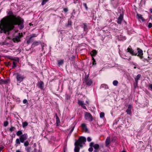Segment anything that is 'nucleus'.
<instances>
[{
    "label": "nucleus",
    "mask_w": 152,
    "mask_h": 152,
    "mask_svg": "<svg viewBox=\"0 0 152 152\" xmlns=\"http://www.w3.org/2000/svg\"><path fill=\"white\" fill-rule=\"evenodd\" d=\"M37 35L36 34H33L30 35V37H31V38L32 39V38L34 37H37Z\"/></svg>",
    "instance_id": "35"
},
{
    "label": "nucleus",
    "mask_w": 152,
    "mask_h": 152,
    "mask_svg": "<svg viewBox=\"0 0 152 152\" xmlns=\"http://www.w3.org/2000/svg\"><path fill=\"white\" fill-rule=\"evenodd\" d=\"M28 136L27 134L25 133L21 135L19 137L20 139L22 142V143L24 142L28 138Z\"/></svg>",
    "instance_id": "7"
},
{
    "label": "nucleus",
    "mask_w": 152,
    "mask_h": 152,
    "mask_svg": "<svg viewBox=\"0 0 152 152\" xmlns=\"http://www.w3.org/2000/svg\"><path fill=\"white\" fill-rule=\"evenodd\" d=\"M81 106L84 109H86V107L85 105H84V104H83V105Z\"/></svg>",
    "instance_id": "53"
},
{
    "label": "nucleus",
    "mask_w": 152,
    "mask_h": 152,
    "mask_svg": "<svg viewBox=\"0 0 152 152\" xmlns=\"http://www.w3.org/2000/svg\"><path fill=\"white\" fill-rule=\"evenodd\" d=\"M127 52H129L132 55L136 56H137L139 57L140 58L142 59L143 58V51L140 49L139 48H137V52L136 51L133 50L131 48L130 46H129L127 49Z\"/></svg>",
    "instance_id": "2"
},
{
    "label": "nucleus",
    "mask_w": 152,
    "mask_h": 152,
    "mask_svg": "<svg viewBox=\"0 0 152 152\" xmlns=\"http://www.w3.org/2000/svg\"><path fill=\"white\" fill-rule=\"evenodd\" d=\"M32 41V38H31L30 37L29 39L27 41L26 43L28 45L30 43H31Z\"/></svg>",
    "instance_id": "36"
},
{
    "label": "nucleus",
    "mask_w": 152,
    "mask_h": 152,
    "mask_svg": "<svg viewBox=\"0 0 152 152\" xmlns=\"http://www.w3.org/2000/svg\"><path fill=\"white\" fill-rule=\"evenodd\" d=\"M13 65L12 66V67L13 68H14L16 67V63L15 61H13Z\"/></svg>",
    "instance_id": "39"
},
{
    "label": "nucleus",
    "mask_w": 152,
    "mask_h": 152,
    "mask_svg": "<svg viewBox=\"0 0 152 152\" xmlns=\"http://www.w3.org/2000/svg\"><path fill=\"white\" fill-rule=\"evenodd\" d=\"M97 51L96 50H92L91 53H90L92 57L95 56L97 54Z\"/></svg>",
    "instance_id": "18"
},
{
    "label": "nucleus",
    "mask_w": 152,
    "mask_h": 152,
    "mask_svg": "<svg viewBox=\"0 0 152 152\" xmlns=\"http://www.w3.org/2000/svg\"><path fill=\"white\" fill-rule=\"evenodd\" d=\"M16 152H21L20 150H18L16 151Z\"/></svg>",
    "instance_id": "57"
},
{
    "label": "nucleus",
    "mask_w": 152,
    "mask_h": 152,
    "mask_svg": "<svg viewBox=\"0 0 152 152\" xmlns=\"http://www.w3.org/2000/svg\"><path fill=\"white\" fill-rule=\"evenodd\" d=\"M81 126L83 130L85 131L86 132L88 131V129L87 128L86 124L85 123H83L81 124Z\"/></svg>",
    "instance_id": "17"
},
{
    "label": "nucleus",
    "mask_w": 152,
    "mask_h": 152,
    "mask_svg": "<svg viewBox=\"0 0 152 152\" xmlns=\"http://www.w3.org/2000/svg\"><path fill=\"white\" fill-rule=\"evenodd\" d=\"M141 77V75L140 74H138L136 76V77L135 78L134 80L135 81L136 83H138V80H139L140 77Z\"/></svg>",
    "instance_id": "19"
},
{
    "label": "nucleus",
    "mask_w": 152,
    "mask_h": 152,
    "mask_svg": "<svg viewBox=\"0 0 152 152\" xmlns=\"http://www.w3.org/2000/svg\"><path fill=\"white\" fill-rule=\"evenodd\" d=\"M8 14L9 16L3 18L0 21V28L4 33L9 35L10 31L15 28V25H17L20 30L24 28L23 19L19 16L14 15L11 10L8 12Z\"/></svg>",
    "instance_id": "1"
},
{
    "label": "nucleus",
    "mask_w": 152,
    "mask_h": 152,
    "mask_svg": "<svg viewBox=\"0 0 152 152\" xmlns=\"http://www.w3.org/2000/svg\"><path fill=\"white\" fill-rule=\"evenodd\" d=\"M137 18L139 19H140L142 20L143 21L145 20V19H144L142 17V15L140 14L137 13Z\"/></svg>",
    "instance_id": "20"
},
{
    "label": "nucleus",
    "mask_w": 152,
    "mask_h": 152,
    "mask_svg": "<svg viewBox=\"0 0 152 152\" xmlns=\"http://www.w3.org/2000/svg\"><path fill=\"white\" fill-rule=\"evenodd\" d=\"M99 151L97 149H95L94 151V152H98Z\"/></svg>",
    "instance_id": "55"
},
{
    "label": "nucleus",
    "mask_w": 152,
    "mask_h": 152,
    "mask_svg": "<svg viewBox=\"0 0 152 152\" xmlns=\"http://www.w3.org/2000/svg\"><path fill=\"white\" fill-rule=\"evenodd\" d=\"M10 80L9 79H7L6 80H4L1 79L0 80V84H1L2 83L4 84H7L10 83Z\"/></svg>",
    "instance_id": "13"
},
{
    "label": "nucleus",
    "mask_w": 152,
    "mask_h": 152,
    "mask_svg": "<svg viewBox=\"0 0 152 152\" xmlns=\"http://www.w3.org/2000/svg\"><path fill=\"white\" fill-rule=\"evenodd\" d=\"M132 108V106L131 105L129 104L128 105V109H127V110H126V112L129 115H130L131 114V109Z\"/></svg>",
    "instance_id": "16"
},
{
    "label": "nucleus",
    "mask_w": 152,
    "mask_h": 152,
    "mask_svg": "<svg viewBox=\"0 0 152 152\" xmlns=\"http://www.w3.org/2000/svg\"><path fill=\"white\" fill-rule=\"evenodd\" d=\"M48 1V0H42V2L41 3V5L42 6L45 4Z\"/></svg>",
    "instance_id": "31"
},
{
    "label": "nucleus",
    "mask_w": 152,
    "mask_h": 152,
    "mask_svg": "<svg viewBox=\"0 0 152 152\" xmlns=\"http://www.w3.org/2000/svg\"><path fill=\"white\" fill-rule=\"evenodd\" d=\"M111 141V138L110 137H107L105 141V145L106 147H108L109 146Z\"/></svg>",
    "instance_id": "10"
},
{
    "label": "nucleus",
    "mask_w": 152,
    "mask_h": 152,
    "mask_svg": "<svg viewBox=\"0 0 152 152\" xmlns=\"http://www.w3.org/2000/svg\"><path fill=\"white\" fill-rule=\"evenodd\" d=\"M149 59H147V61H147L148 62H149Z\"/></svg>",
    "instance_id": "60"
},
{
    "label": "nucleus",
    "mask_w": 152,
    "mask_h": 152,
    "mask_svg": "<svg viewBox=\"0 0 152 152\" xmlns=\"http://www.w3.org/2000/svg\"><path fill=\"white\" fill-rule=\"evenodd\" d=\"M8 123L7 121H5L4 123V126L6 127L8 125Z\"/></svg>",
    "instance_id": "40"
},
{
    "label": "nucleus",
    "mask_w": 152,
    "mask_h": 152,
    "mask_svg": "<svg viewBox=\"0 0 152 152\" xmlns=\"http://www.w3.org/2000/svg\"><path fill=\"white\" fill-rule=\"evenodd\" d=\"M83 5L85 7L86 9L87 10H88V8L87 6V4L85 3H83Z\"/></svg>",
    "instance_id": "41"
},
{
    "label": "nucleus",
    "mask_w": 152,
    "mask_h": 152,
    "mask_svg": "<svg viewBox=\"0 0 152 152\" xmlns=\"http://www.w3.org/2000/svg\"><path fill=\"white\" fill-rule=\"evenodd\" d=\"M66 98L67 99H69L70 98V95L68 94H66Z\"/></svg>",
    "instance_id": "34"
},
{
    "label": "nucleus",
    "mask_w": 152,
    "mask_h": 152,
    "mask_svg": "<svg viewBox=\"0 0 152 152\" xmlns=\"http://www.w3.org/2000/svg\"><path fill=\"white\" fill-rule=\"evenodd\" d=\"M15 128L13 126H11L9 130V131L11 132H12L13 131L15 130Z\"/></svg>",
    "instance_id": "25"
},
{
    "label": "nucleus",
    "mask_w": 152,
    "mask_h": 152,
    "mask_svg": "<svg viewBox=\"0 0 152 152\" xmlns=\"http://www.w3.org/2000/svg\"><path fill=\"white\" fill-rule=\"evenodd\" d=\"M24 143V145L26 147H27L28 146L29 144V142L28 141L26 140L23 143Z\"/></svg>",
    "instance_id": "24"
},
{
    "label": "nucleus",
    "mask_w": 152,
    "mask_h": 152,
    "mask_svg": "<svg viewBox=\"0 0 152 152\" xmlns=\"http://www.w3.org/2000/svg\"><path fill=\"white\" fill-rule=\"evenodd\" d=\"M99 145L98 144H95L94 145V148L95 149L98 150L99 148Z\"/></svg>",
    "instance_id": "27"
},
{
    "label": "nucleus",
    "mask_w": 152,
    "mask_h": 152,
    "mask_svg": "<svg viewBox=\"0 0 152 152\" xmlns=\"http://www.w3.org/2000/svg\"><path fill=\"white\" fill-rule=\"evenodd\" d=\"M63 10L65 12H67L68 10L67 8H64Z\"/></svg>",
    "instance_id": "48"
},
{
    "label": "nucleus",
    "mask_w": 152,
    "mask_h": 152,
    "mask_svg": "<svg viewBox=\"0 0 152 152\" xmlns=\"http://www.w3.org/2000/svg\"><path fill=\"white\" fill-rule=\"evenodd\" d=\"M56 123L57 124H58L60 122V119L58 116L57 113H56Z\"/></svg>",
    "instance_id": "21"
},
{
    "label": "nucleus",
    "mask_w": 152,
    "mask_h": 152,
    "mask_svg": "<svg viewBox=\"0 0 152 152\" xmlns=\"http://www.w3.org/2000/svg\"><path fill=\"white\" fill-rule=\"evenodd\" d=\"M111 3L114 7H116L118 6V2L116 0H111Z\"/></svg>",
    "instance_id": "15"
},
{
    "label": "nucleus",
    "mask_w": 152,
    "mask_h": 152,
    "mask_svg": "<svg viewBox=\"0 0 152 152\" xmlns=\"http://www.w3.org/2000/svg\"><path fill=\"white\" fill-rule=\"evenodd\" d=\"M75 147L74 149V151L75 152H79L80 150V145L75 142Z\"/></svg>",
    "instance_id": "9"
},
{
    "label": "nucleus",
    "mask_w": 152,
    "mask_h": 152,
    "mask_svg": "<svg viewBox=\"0 0 152 152\" xmlns=\"http://www.w3.org/2000/svg\"><path fill=\"white\" fill-rule=\"evenodd\" d=\"M149 87L152 89V84L149 85Z\"/></svg>",
    "instance_id": "54"
},
{
    "label": "nucleus",
    "mask_w": 152,
    "mask_h": 152,
    "mask_svg": "<svg viewBox=\"0 0 152 152\" xmlns=\"http://www.w3.org/2000/svg\"><path fill=\"white\" fill-rule=\"evenodd\" d=\"M58 62L59 66H60L62 65L63 64L64 61L63 60H61L58 61Z\"/></svg>",
    "instance_id": "26"
},
{
    "label": "nucleus",
    "mask_w": 152,
    "mask_h": 152,
    "mask_svg": "<svg viewBox=\"0 0 152 152\" xmlns=\"http://www.w3.org/2000/svg\"><path fill=\"white\" fill-rule=\"evenodd\" d=\"M83 25L84 26L83 27L84 30V31H86L88 29L86 24L85 23H83Z\"/></svg>",
    "instance_id": "33"
},
{
    "label": "nucleus",
    "mask_w": 152,
    "mask_h": 152,
    "mask_svg": "<svg viewBox=\"0 0 152 152\" xmlns=\"http://www.w3.org/2000/svg\"><path fill=\"white\" fill-rule=\"evenodd\" d=\"M23 36V34L22 33H19L18 35L16 36L15 38H13L12 40L14 42H19L20 41V38Z\"/></svg>",
    "instance_id": "6"
},
{
    "label": "nucleus",
    "mask_w": 152,
    "mask_h": 152,
    "mask_svg": "<svg viewBox=\"0 0 152 152\" xmlns=\"http://www.w3.org/2000/svg\"><path fill=\"white\" fill-rule=\"evenodd\" d=\"M86 103L87 104H89V103H88V101H86Z\"/></svg>",
    "instance_id": "61"
},
{
    "label": "nucleus",
    "mask_w": 152,
    "mask_h": 152,
    "mask_svg": "<svg viewBox=\"0 0 152 152\" xmlns=\"http://www.w3.org/2000/svg\"><path fill=\"white\" fill-rule=\"evenodd\" d=\"M37 151V149H34V151L33 152H36Z\"/></svg>",
    "instance_id": "59"
},
{
    "label": "nucleus",
    "mask_w": 152,
    "mask_h": 152,
    "mask_svg": "<svg viewBox=\"0 0 152 152\" xmlns=\"http://www.w3.org/2000/svg\"><path fill=\"white\" fill-rule=\"evenodd\" d=\"M27 152H30V150L31 149V148L29 147H26L25 148Z\"/></svg>",
    "instance_id": "42"
},
{
    "label": "nucleus",
    "mask_w": 152,
    "mask_h": 152,
    "mask_svg": "<svg viewBox=\"0 0 152 152\" xmlns=\"http://www.w3.org/2000/svg\"><path fill=\"white\" fill-rule=\"evenodd\" d=\"M87 140L88 142H90L91 140V139L89 137H88L87 138Z\"/></svg>",
    "instance_id": "49"
},
{
    "label": "nucleus",
    "mask_w": 152,
    "mask_h": 152,
    "mask_svg": "<svg viewBox=\"0 0 152 152\" xmlns=\"http://www.w3.org/2000/svg\"><path fill=\"white\" fill-rule=\"evenodd\" d=\"M121 152H126L125 151H122Z\"/></svg>",
    "instance_id": "63"
},
{
    "label": "nucleus",
    "mask_w": 152,
    "mask_h": 152,
    "mask_svg": "<svg viewBox=\"0 0 152 152\" xmlns=\"http://www.w3.org/2000/svg\"><path fill=\"white\" fill-rule=\"evenodd\" d=\"M104 112H101L100 114V117L101 118H103L104 117Z\"/></svg>",
    "instance_id": "30"
},
{
    "label": "nucleus",
    "mask_w": 152,
    "mask_h": 152,
    "mask_svg": "<svg viewBox=\"0 0 152 152\" xmlns=\"http://www.w3.org/2000/svg\"><path fill=\"white\" fill-rule=\"evenodd\" d=\"M85 80L86 84L88 86H91L92 83V80L89 78H88L87 76L85 77Z\"/></svg>",
    "instance_id": "8"
},
{
    "label": "nucleus",
    "mask_w": 152,
    "mask_h": 152,
    "mask_svg": "<svg viewBox=\"0 0 152 152\" xmlns=\"http://www.w3.org/2000/svg\"><path fill=\"white\" fill-rule=\"evenodd\" d=\"M118 83V82L117 80H115L113 82V84L114 86H117Z\"/></svg>",
    "instance_id": "32"
},
{
    "label": "nucleus",
    "mask_w": 152,
    "mask_h": 152,
    "mask_svg": "<svg viewBox=\"0 0 152 152\" xmlns=\"http://www.w3.org/2000/svg\"><path fill=\"white\" fill-rule=\"evenodd\" d=\"M88 150L90 152H92L93 150V148L92 147H91L88 148Z\"/></svg>",
    "instance_id": "44"
},
{
    "label": "nucleus",
    "mask_w": 152,
    "mask_h": 152,
    "mask_svg": "<svg viewBox=\"0 0 152 152\" xmlns=\"http://www.w3.org/2000/svg\"><path fill=\"white\" fill-rule=\"evenodd\" d=\"M94 143L93 142H91L90 144V146L91 147H92L93 146L94 147Z\"/></svg>",
    "instance_id": "47"
},
{
    "label": "nucleus",
    "mask_w": 152,
    "mask_h": 152,
    "mask_svg": "<svg viewBox=\"0 0 152 152\" xmlns=\"http://www.w3.org/2000/svg\"><path fill=\"white\" fill-rule=\"evenodd\" d=\"M4 148V147L2 146L0 147V152L1 151V150Z\"/></svg>",
    "instance_id": "51"
},
{
    "label": "nucleus",
    "mask_w": 152,
    "mask_h": 152,
    "mask_svg": "<svg viewBox=\"0 0 152 152\" xmlns=\"http://www.w3.org/2000/svg\"><path fill=\"white\" fill-rule=\"evenodd\" d=\"M72 127V129H71V131H70V132H69V135H70L71 134L72 132L73 131V130H74V129L75 128V126H73V127Z\"/></svg>",
    "instance_id": "38"
},
{
    "label": "nucleus",
    "mask_w": 152,
    "mask_h": 152,
    "mask_svg": "<svg viewBox=\"0 0 152 152\" xmlns=\"http://www.w3.org/2000/svg\"><path fill=\"white\" fill-rule=\"evenodd\" d=\"M150 11L151 12V13H152V8H150L149 9Z\"/></svg>",
    "instance_id": "58"
},
{
    "label": "nucleus",
    "mask_w": 152,
    "mask_h": 152,
    "mask_svg": "<svg viewBox=\"0 0 152 152\" xmlns=\"http://www.w3.org/2000/svg\"><path fill=\"white\" fill-rule=\"evenodd\" d=\"M27 100L26 99H24L23 101V103L24 104H25L27 102Z\"/></svg>",
    "instance_id": "46"
},
{
    "label": "nucleus",
    "mask_w": 152,
    "mask_h": 152,
    "mask_svg": "<svg viewBox=\"0 0 152 152\" xmlns=\"http://www.w3.org/2000/svg\"><path fill=\"white\" fill-rule=\"evenodd\" d=\"M138 83H137L135 82V83L134 84V88H136L137 86Z\"/></svg>",
    "instance_id": "50"
},
{
    "label": "nucleus",
    "mask_w": 152,
    "mask_h": 152,
    "mask_svg": "<svg viewBox=\"0 0 152 152\" xmlns=\"http://www.w3.org/2000/svg\"><path fill=\"white\" fill-rule=\"evenodd\" d=\"M10 59L11 60H13L14 61H19V59L18 58H17V59H15V58H10Z\"/></svg>",
    "instance_id": "43"
},
{
    "label": "nucleus",
    "mask_w": 152,
    "mask_h": 152,
    "mask_svg": "<svg viewBox=\"0 0 152 152\" xmlns=\"http://www.w3.org/2000/svg\"><path fill=\"white\" fill-rule=\"evenodd\" d=\"M20 142L22 143V142L19 138H17L15 140V143L16 144L15 145L16 147H17L18 145H20Z\"/></svg>",
    "instance_id": "14"
},
{
    "label": "nucleus",
    "mask_w": 152,
    "mask_h": 152,
    "mask_svg": "<svg viewBox=\"0 0 152 152\" xmlns=\"http://www.w3.org/2000/svg\"><path fill=\"white\" fill-rule=\"evenodd\" d=\"M37 86L41 90H43L44 87V83L42 81H40L37 84Z\"/></svg>",
    "instance_id": "11"
},
{
    "label": "nucleus",
    "mask_w": 152,
    "mask_h": 152,
    "mask_svg": "<svg viewBox=\"0 0 152 152\" xmlns=\"http://www.w3.org/2000/svg\"><path fill=\"white\" fill-rule=\"evenodd\" d=\"M39 43L37 41L34 42L32 44V46L34 47L39 45Z\"/></svg>",
    "instance_id": "22"
},
{
    "label": "nucleus",
    "mask_w": 152,
    "mask_h": 152,
    "mask_svg": "<svg viewBox=\"0 0 152 152\" xmlns=\"http://www.w3.org/2000/svg\"><path fill=\"white\" fill-rule=\"evenodd\" d=\"M133 65L134 66V69H136V66H137L136 64H135L134 63L133 64Z\"/></svg>",
    "instance_id": "52"
},
{
    "label": "nucleus",
    "mask_w": 152,
    "mask_h": 152,
    "mask_svg": "<svg viewBox=\"0 0 152 152\" xmlns=\"http://www.w3.org/2000/svg\"><path fill=\"white\" fill-rule=\"evenodd\" d=\"M148 58H149L148 59H149V60L150 59H151V58H150V57H149V56H148Z\"/></svg>",
    "instance_id": "62"
},
{
    "label": "nucleus",
    "mask_w": 152,
    "mask_h": 152,
    "mask_svg": "<svg viewBox=\"0 0 152 152\" xmlns=\"http://www.w3.org/2000/svg\"><path fill=\"white\" fill-rule=\"evenodd\" d=\"M86 141V139L83 137H82L79 138L77 141L75 142L80 145V147L82 148L83 147L82 143Z\"/></svg>",
    "instance_id": "5"
},
{
    "label": "nucleus",
    "mask_w": 152,
    "mask_h": 152,
    "mask_svg": "<svg viewBox=\"0 0 152 152\" xmlns=\"http://www.w3.org/2000/svg\"><path fill=\"white\" fill-rule=\"evenodd\" d=\"M15 75L17 81L19 83L22 82L26 78L24 75H22L21 74L18 73H16Z\"/></svg>",
    "instance_id": "3"
},
{
    "label": "nucleus",
    "mask_w": 152,
    "mask_h": 152,
    "mask_svg": "<svg viewBox=\"0 0 152 152\" xmlns=\"http://www.w3.org/2000/svg\"><path fill=\"white\" fill-rule=\"evenodd\" d=\"M147 59L146 58H144V59H143V61H147Z\"/></svg>",
    "instance_id": "56"
},
{
    "label": "nucleus",
    "mask_w": 152,
    "mask_h": 152,
    "mask_svg": "<svg viewBox=\"0 0 152 152\" xmlns=\"http://www.w3.org/2000/svg\"><path fill=\"white\" fill-rule=\"evenodd\" d=\"M123 20V15L122 14H121L119 17L118 19L117 23L119 24H121L122 21Z\"/></svg>",
    "instance_id": "12"
},
{
    "label": "nucleus",
    "mask_w": 152,
    "mask_h": 152,
    "mask_svg": "<svg viewBox=\"0 0 152 152\" xmlns=\"http://www.w3.org/2000/svg\"><path fill=\"white\" fill-rule=\"evenodd\" d=\"M85 118L86 120L91 122L93 120V117L89 113L86 112L85 114Z\"/></svg>",
    "instance_id": "4"
},
{
    "label": "nucleus",
    "mask_w": 152,
    "mask_h": 152,
    "mask_svg": "<svg viewBox=\"0 0 152 152\" xmlns=\"http://www.w3.org/2000/svg\"><path fill=\"white\" fill-rule=\"evenodd\" d=\"M16 135L18 136H20L21 135H22L23 134V132L22 131L20 130L18 131L17 132H16Z\"/></svg>",
    "instance_id": "23"
},
{
    "label": "nucleus",
    "mask_w": 152,
    "mask_h": 152,
    "mask_svg": "<svg viewBox=\"0 0 152 152\" xmlns=\"http://www.w3.org/2000/svg\"><path fill=\"white\" fill-rule=\"evenodd\" d=\"M78 104L79 105L81 106L83 105V104H84V102L83 101L79 100L78 101Z\"/></svg>",
    "instance_id": "29"
},
{
    "label": "nucleus",
    "mask_w": 152,
    "mask_h": 152,
    "mask_svg": "<svg viewBox=\"0 0 152 152\" xmlns=\"http://www.w3.org/2000/svg\"><path fill=\"white\" fill-rule=\"evenodd\" d=\"M92 60H93L92 64L93 65L96 64V61L93 57H92Z\"/></svg>",
    "instance_id": "37"
},
{
    "label": "nucleus",
    "mask_w": 152,
    "mask_h": 152,
    "mask_svg": "<svg viewBox=\"0 0 152 152\" xmlns=\"http://www.w3.org/2000/svg\"><path fill=\"white\" fill-rule=\"evenodd\" d=\"M148 27L149 28H151L152 27V23H149L148 25Z\"/></svg>",
    "instance_id": "45"
},
{
    "label": "nucleus",
    "mask_w": 152,
    "mask_h": 152,
    "mask_svg": "<svg viewBox=\"0 0 152 152\" xmlns=\"http://www.w3.org/2000/svg\"><path fill=\"white\" fill-rule=\"evenodd\" d=\"M150 18L152 20V17H151Z\"/></svg>",
    "instance_id": "64"
},
{
    "label": "nucleus",
    "mask_w": 152,
    "mask_h": 152,
    "mask_svg": "<svg viewBox=\"0 0 152 152\" xmlns=\"http://www.w3.org/2000/svg\"><path fill=\"white\" fill-rule=\"evenodd\" d=\"M28 125V123L26 122H23L22 123L23 127V128H25Z\"/></svg>",
    "instance_id": "28"
}]
</instances>
